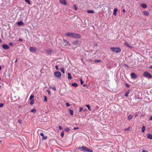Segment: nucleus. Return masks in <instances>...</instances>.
I'll list each match as a JSON object with an SVG mask.
<instances>
[{"label": "nucleus", "mask_w": 152, "mask_h": 152, "mask_svg": "<svg viewBox=\"0 0 152 152\" xmlns=\"http://www.w3.org/2000/svg\"><path fill=\"white\" fill-rule=\"evenodd\" d=\"M46 52L48 54H50L52 52V51L51 50H48L46 51Z\"/></svg>", "instance_id": "20"}, {"label": "nucleus", "mask_w": 152, "mask_h": 152, "mask_svg": "<svg viewBox=\"0 0 152 152\" xmlns=\"http://www.w3.org/2000/svg\"><path fill=\"white\" fill-rule=\"evenodd\" d=\"M149 68H152V66H151L149 67Z\"/></svg>", "instance_id": "60"}, {"label": "nucleus", "mask_w": 152, "mask_h": 152, "mask_svg": "<svg viewBox=\"0 0 152 152\" xmlns=\"http://www.w3.org/2000/svg\"><path fill=\"white\" fill-rule=\"evenodd\" d=\"M68 78L69 79H71L72 78V77L70 74L69 73H68Z\"/></svg>", "instance_id": "24"}, {"label": "nucleus", "mask_w": 152, "mask_h": 152, "mask_svg": "<svg viewBox=\"0 0 152 152\" xmlns=\"http://www.w3.org/2000/svg\"><path fill=\"white\" fill-rule=\"evenodd\" d=\"M131 77L134 79H136L137 77L135 74L133 72L131 73Z\"/></svg>", "instance_id": "10"}, {"label": "nucleus", "mask_w": 152, "mask_h": 152, "mask_svg": "<svg viewBox=\"0 0 152 152\" xmlns=\"http://www.w3.org/2000/svg\"><path fill=\"white\" fill-rule=\"evenodd\" d=\"M17 24L19 26H21L24 25V23L22 21L18 22Z\"/></svg>", "instance_id": "17"}, {"label": "nucleus", "mask_w": 152, "mask_h": 152, "mask_svg": "<svg viewBox=\"0 0 152 152\" xmlns=\"http://www.w3.org/2000/svg\"><path fill=\"white\" fill-rule=\"evenodd\" d=\"M117 11V8H115L113 10V15L114 16L116 15V12Z\"/></svg>", "instance_id": "19"}, {"label": "nucleus", "mask_w": 152, "mask_h": 152, "mask_svg": "<svg viewBox=\"0 0 152 152\" xmlns=\"http://www.w3.org/2000/svg\"><path fill=\"white\" fill-rule=\"evenodd\" d=\"M34 96L33 95H31L30 97V100H31L32 99L34 98Z\"/></svg>", "instance_id": "35"}, {"label": "nucleus", "mask_w": 152, "mask_h": 152, "mask_svg": "<svg viewBox=\"0 0 152 152\" xmlns=\"http://www.w3.org/2000/svg\"><path fill=\"white\" fill-rule=\"evenodd\" d=\"M143 13L146 16H148L149 14V12L147 11H144L143 12Z\"/></svg>", "instance_id": "13"}, {"label": "nucleus", "mask_w": 152, "mask_h": 152, "mask_svg": "<svg viewBox=\"0 0 152 152\" xmlns=\"http://www.w3.org/2000/svg\"><path fill=\"white\" fill-rule=\"evenodd\" d=\"M110 49L112 50L115 53H118L121 52V50L119 48H110Z\"/></svg>", "instance_id": "3"}, {"label": "nucleus", "mask_w": 152, "mask_h": 152, "mask_svg": "<svg viewBox=\"0 0 152 152\" xmlns=\"http://www.w3.org/2000/svg\"><path fill=\"white\" fill-rule=\"evenodd\" d=\"M64 131H62L61 134V136L62 137H63L64 136Z\"/></svg>", "instance_id": "36"}, {"label": "nucleus", "mask_w": 152, "mask_h": 152, "mask_svg": "<svg viewBox=\"0 0 152 152\" xmlns=\"http://www.w3.org/2000/svg\"><path fill=\"white\" fill-rule=\"evenodd\" d=\"M58 128L60 130H61L62 129V128L61 126H59Z\"/></svg>", "instance_id": "45"}, {"label": "nucleus", "mask_w": 152, "mask_h": 152, "mask_svg": "<svg viewBox=\"0 0 152 152\" xmlns=\"http://www.w3.org/2000/svg\"><path fill=\"white\" fill-rule=\"evenodd\" d=\"M60 2L63 4L66 5V2L65 0H63V1H60Z\"/></svg>", "instance_id": "18"}, {"label": "nucleus", "mask_w": 152, "mask_h": 152, "mask_svg": "<svg viewBox=\"0 0 152 152\" xmlns=\"http://www.w3.org/2000/svg\"><path fill=\"white\" fill-rule=\"evenodd\" d=\"M18 123L20 124L21 123V121L20 120H19L18 121Z\"/></svg>", "instance_id": "51"}, {"label": "nucleus", "mask_w": 152, "mask_h": 152, "mask_svg": "<svg viewBox=\"0 0 152 152\" xmlns=\"http://www.w3.org/2000/svg\"><path fill=\"white\" fill-rule=\"evenodd\" d=\"M51 88V86L49 88Z\"/></svg>", "instance_id": "62"}, {"label": "nucleus", "mask_w": 152, "mask_h": 152, "mask_svg": "<svg viewBox=\"0 0 152 152\" xmlns=\"http://www.w3.org/2000/svg\"><path fill=\"white\" fill-rule=\"evenodd\" d=\"M2 47L4 49H8L9 48V46L7 44H4L2 45Z\"/></svg>", "instance_id": "8"}, {"label": "nucleus", "mask_w": 152, "mask_h": 152, "mask_svg": "<svg viewBox=\"0 0 152 152\" xmlns=\"http://www.w3.org/2000/svg\"><path fill=\"white\" fill-rule=\"evenodd\" d=\"M75 9L77 10V9L76 8H75Z\"/></svg>", "instance_id": "63"}, {"label": "nucleus", "mask_w": 152, "mask_h": 152, "mask_svg": "<svg viewBox=\"0 0 152 152\" xmlns=\"http://www.w3.org/2000/svg\"><path fill=\"white\" fill-rule=\"evenodd\" d=\"M145 129V127L144 126H143L142 127V132H144Z\"/></svg>", "instance_id": "27"}, {"label": "nucleus", "mask_w": 152, "mask_h": 152, "mask_svg": "<svg viewBox=\"0 0 152 152\" xmlns=\"http://www.w3.org/2000/svg\"><path fill=\"white\" fill-rule=\"evenodd\" d=\"M40 135L42 137V140H45L47 138V136H45L44 135V134L42 133H40Z\"/></svg>", "instance_id": "9"}, {"label": "nucleus", "mask_w": 152, "mask_h": 152, "mask_svg": "<svg viewBox=\"0 0 152 152\" xmlns=\"http://www.w3.org/2000/svg\"><path fill=\"white\" fill-rule=\"evenodd\" d=\"M129 93V91H127L125 94V96L126 97H127Z\"/></svg>", "instance_id": "32"}, {"label": "nucleus", "mask_w": 152, "mask_h": 152, "mask_svg": "<svg viewBox=\"0 0 152 152\" xmlns=\"http://www.w3.org/2000/svg\"><path fill=\"white\" fill-rule=\"evenodd\" d=\"M87 12L89 13H94V12L93 10H88L87 11Z\"/></svg>", "instance_id": "22"}, {"label": "nucleus", "mask_w": 152, "mask_h": 152, "mask_svg": "<svg viewBox=\"0 0 152 152\" xmlns=\"http://www.w3.org/2000/svg\"><path fill=\"white\" fill-rule=\"evenodd\" d=\"M63 44L65 46H69L70 44L69 43L67 40L65 39L63 40Z\"/></svg>", "instance_id": "5"}, {"label": "nucleus", "mask_w": 152, "mask_h": 152, "mask_svg": "<svg viewBox=\"0 0 152 152\" xmlns=\"http://www.w3.org/2000/svg\"><path fill=\"white\" fill-rule=\"evenodd\" d=\"M3 105V104L2 103H0V107H2Z\"/></svg>", "instance_id": "41"}, {"label": "nucleus", "mask_w": 152, "mask_h": 152, "mask_svg": "<svg viewBox=\"0 0 152 152\" xmlns=\"http://www.w3.org/2000/svg\"><path fill=\"white\" fill-rule=\"evenodd\" d=\"M124 66H126L127 67H129L126 64H125Z\"/></svg>", "instance_id": "57"}, {"label": "nucleus", "mask_w": 152, "mask_h": 152, "mask_svg": "<svg viewBox=\"0 0 152 152\" xmlns=\"http://www.w3.org/2000/svg\"><path fill=\"white\" fill-rule=\"evenodd\" d=\"M43 96L44 98V102H47V96Z\"/></svg>", "instance_id": "30"}, {"label": "nucleus", "mask_w": 152, "mask_h": 152, "mask_svg": "<svg viewBox=\"0 0 152 152\" xmlns=\"http://www.w3.org/2000/svg\"><path fill=\"white\" fill-rule=\"evenodd\" d=\"M52 88V89L54 91H56V87H55V86H54V87H53Z\"/></svg>", "instance_id": "40"}, {"label": "nucleus", "mask_w": 152, "mask_h": 152, "mask_svg": "<svg viewBox=\"0 0 152 152\" xmlns=\"http://www.w3.org/2000/svg\"><path fill=\"white\" fill-rule=\"evenodd\" d=\"M23 41V40L21 39L20 38L19 39V41Z\"/></svg>", "instance_id": "50"}, {"label": "nucleus", "mask_w": 152, "mask_h": 152, "mask_svg": "<svg viewBox=\"0 0 152 152\" xmlns=\"http://www.w3.org/2000/svg\"><path fill=\"white\" fill-rule=\"evenodd\" d=\"M72 37L78 39L81 38V36L79 34L73 33Z\"/></svg>", "instance_id": "4"}, {"label": "nucleus", "mask_w": 152, "mask_h": 152, "mask_svg": "<svg viewBox=\"0 0 152 152\" xmlns=\"http://www.w3.org/2000/svg\"><path fill=\"white\" fill-rule=\"evenodd\" d=\"M133 116L132 115H130L128 117V119L129 120H130L132 118Z\"/></svg>", "instance_id": "21"}, {"label": "nucleus", "mask_w": 152, "mask_h": 152, "mask_svg": "<svg viewBox=\"0 0 152 152\" xmlns=\"http://www.w3.org/2000/svg\"><path fill=\"white\" fill-rule=\"evenodd\" d=\"M66 106L67 107H69L70 106V105L68 103H66Z\"/></svg>", "instance_id": "42"}, {"label": "nucleus", "mask_w": 152, "mask_h": 152, "mask_svg": "<svg viewBox=\"0 0 152 152\" xmlns=\"http://www.w3.org/2000/svg\"><path fill=\"white\" fill-rule=\"evenodd\" d=\"M83 108L82 107H80V110H79V112H81L82 111V110H83Z\"/></svg>", "instance_id": "43"}, {"label": "nucleus", "mask_w": 152, "mask_h": 152, "mask_svg": "<svg viewBox=\"0 0 152 152\" xmlns=\"http://www.w3.org/2000/svg\"><path fill=\"white\" fill-rule=\"evenodd\" d=\"M141 6L143 8H146L147 7V5L145 4L142 3L141 4Z\"/></svg>", "instance_id": "16"}, {"label": "nucleus", "mask_w": 152, "mask_h": 152, "mask_svg": "<svg viewBox=\"0 0 152 152\" xmlns=\"http://www.w3.org/2000/svg\"><path fill=\"white\" fill-rule=\"evenodd\" d=\"M54 76L58 78L60 77L61 76V73L58 71H56L54 73Z\"/></svg>", "instance_id": "6"}, {"label": "nucleus", "mask_w": 152, "mask_h": 152, "mask_svg": "<svg viewBox=\"0 0 152 152\" xmlns=\"http://www.w3.org/2000/svg\"><path fill=\"white\" fill-rule=\"evenodd\" d=\"M1 66L0 65V71L1 70Z\"/></svg>", "instance_id": "59"}, {"label": "nucleus", "mask_w": 152, "mask_h": 152, "mask_svg": "<svg viewBox=\"0 0 152 152\" xmlns=\"http://www.w3.org/2000/svg\"><path fill=\"white\" fill-rule=\"evenodd\" d=\"M143 76L145 77H148L149 78H152V75L147 72H145L143 73Z\"/></svg>", "instance_id": "2"}, {"label": "nucleus", "mask_w": 152, "mask_h": 152, "mask_svg": "<svg viewBox=\"0 0 152 152\" xmlns=\"http://www.w3.org/2000/svg\"><path fill=\"white\" fill-rule=\"evenodd\" d=\"M124 45L130 48H133V47L131 46H130L129 45L128 42H125L124 43Z\"/></svg>", "instance_id": "14"}, {"label": "nucleus", "mask_w": 152, "mask_h": 152, "mask_svg": "<svg viewBox=\"0 0 152 152\" xmlns=\"http://www.w3.org/2000/svg\"><path fill=\"white\" fill-rule=\"evenodd\" d=\"M1 88V86L0 85V89Z\"/></svg>", "instance_id": "64"}, {"label": "nucleus", "mask_w": 152, "mask_h": 152, "mask_svg": "<svg viewBox=\"0 0 152 152\" xmlns=\"http://www.w3.org/2000/svg\"><path fill=\"white\" fill-rule=\"evenodd\" d=\"M142 152H148L147 151H145V150H143L142 151Z\"/></svg>", "instance_id": "54"}, {"label": "nucleus", "mask_w": 152, "mask_h": 152, "mask_svg": "<svg viewBox=\"0 0 152 152\" xmlns=\"http://www.w3.org/2000/svg\"><path fill=\"white\" fill-rule=\"evenodd\" d=\"M26 2L30 4V2L29 0H24Z\"/></svg>", "instance_id": "37"}, {"label": "nucleus", "mask_w": 152, "mask_h": 152, "mask_svg": "<svg viewBox=\"0 0 152 152\" xmlns=\"http://www.w3.org/2000/svg\"><path fill=\"white\" fill-rule=\"evenodd\" d=\"M149 120L151 121H152V116H151L150 118H149Z\"/></svg>", "instance_id": "53"}, {"label": "nucleus", "mask_w": 152, "mask_h": 152, "mask_svg": "<svg viewBox=\"0 0 152 152\" xmlns=\"http://www.w3.org/2000/svg\"><path fill=\"white\" fill-rule=\"evenodd\" d=\"M17 61H18L17 59H16V60L15 61V62H17Z\"/></svg>", "instance_id": "58"}, {"label": "nucleus", "mask_w": 152, "mask_h": 152, "mask_svg": "<svg viewBox=\"0 0 152 152\" xmlns=\"http://www.w3.org/2000/svg\"><path fill=\"white\" fill-rule=\"evenodd\" d=\"M97 45H97V44H94V46H97Z\"/></svg>", "instance_id": "56"}, {"label": "nucleus", "mask_w": 152, "mask_h": 152, "mask_svg": "<svg viewBox=\"0 0 152 152\" xmlns=\"http://www.w3.org/2000/svg\"><path fill=\"white\" fill-rule=\"evenodd\" d=\"M122 12H126V11L124 9H123L122 10Z\"/></svg>", "instance_id": "55"}, {"label": "nucleus", "mask_w": 152, "mask_h": 152, "mask_svg": "<svg viewBox=\"0 0 152 152\" xmlns=\"http://www.w3.org/2000/svg\"><path fill=\"white\" fill-rule=\"evenodd\" d=\"M34 100L33 99L31 100V101L30 102V104L31 105L33 104L34 103Z\"/></svg>", "instance_id": "26"}, {"label": "nucleus", "mask_w": 152, "mask_h": 152, "mask_svg": "<svg viewBox=\"0 0 152 152\" xmlns=\"http://www.w3.org/2000/svg\"><path fill=\"white\" fill-rule=\"evenodd\" d=\"M36 111V110L35 109H33L31 110V112L33 113H34Z\"/></svg>", "instance_id": "34"}, {"label": "nucleus", "mask_w": 152, "mask_h": 152, "mask_svg": "<svg viewBox=\"0 0 152 152\" xmlns=\"http://www.w3.org/2000/svg\"><path fill=\"white\" fill-rule=\"evenodd\" d=\"M86 106L87 107L88 109L90 110H91V107H90V106H89V105H88V104H87L86 105Z\"/></svg>", "instance_id": "31"}, {"label": "nucleus", "mask_w": 152, "mask_h": 152, "mask_svg": "<svg viewBox=\"0 0 152 152\" xmlns=\"http://www.w3.org/2000/svg\"><path fill=\"white\" fill-rule=\"evenodd\" d=\"M80 84L81 85H83V81L81 79H80Z\"/></svg>", "instance_id": "38"}, {"label": "nucleus", "mask_w": 152, "mask_h": 152, "mask_svg": "<svg viewBox=\"0 0 152 152\" xmlns=\"http://www.w3.org/2000/svg\"><path fill=\"white\" fill-rule=\"evenodd\" d=\"M73 43L75 45H77L80 44V42L79 41H75L73 42Z\"/></svg>", "instance_id": "12"}, {"label": "nucleus", "mask_w": 152, "mask_h": 152, "mask_svg": "<svg viewBox=\"0 0 152 152\" xmlns=\"http://www.w3.org/2000/svg\"><path fill=\"white\" fill-rule=\"evenodd\" d=\"M130 129L129 127H128L125 129V130L126 131H129Z\"/></svg>", "instance_id": "46"}, {"label": "nucleus", "mask_w": 152, "mask_h": 152, "mask_svg": "<svg viewBox=\"0 0 152 152\" xmlns=\"http://www.w3.org/2000/svg\"><path fill=\"white\" fill-rule=\"evenodd\" d=\"M72 85L73 86L76 87L78 86V84L76 83H74L72 84Z\"/></svg>", "instance_id": "23"}, {"label": "nucleus", "mask_w": 152, "mask_h": 152, "mask_svg": "<svg viewBox=\"0 0 152 152\" xmlns=\"http://www.w3.org/2000/svg\"><path fill=\"white\" fill-rule=\"evenodd\" d=\"M147 137L149 139H152V135L151 134H148L147 135Z\"/></svg>", "instance_id": "15"}, {"label": "nucleus", "mask_w": 152, "mask_h": 152, "mask_svg": "<svg viewBox=\"0 0 152 152\" xmlns=\"http://www.w3.org/2000/svg\"><path fill=\"white\" fill-rule=\"evenodd\" d=\"M83 87H86V86H87L86 84H84L83 85Z\"/></svg>", "instance_id": "52"}, {"label": "nucleus", "mask_w": 152, "mask_h": 152, "mask_svg": "<svg viewBox=\"0 0 152 152\" xmlns=\"http://www.w3.org/2000/svg\"><path fill=\"white\" fill-rule=\"evenodd\" d=\"M69 113L71 115H73V110H72L69 109Z\"/></svg>", "instance_id": "25"}, {"label": "nucleus", "mask_w": 152, "mask_h": 152, "mask_svg": "<svg viewBox=\"0 0 152 152\" xmlns=\"http://www.w3.org/2000/svg\"><path fill=\"white\" fill-rule=\"evenodd\" d=\"M9 45L11 46H12L13 45V44L12 42H10L9 44Z\"/></svg>", "instance_id": "48"}, {"label": "nucleus", "mask_w": 152, "mask_h": 152, "mask_svg": "<svg viewBox=\"0 0 152 152\" xmlns=\"http://www.w3.org/2000/svg\"><path fill=\"white\" fill-rule=\"evenodd\" d=\"M60 70L63 73H64V72H65L64 70V69L63 68H61L60 69Z\"/></svg>", "instance_id": "33"}, {"label": "nucleus", "mask_w": 152, "mask_h": 152, "mask_svg": "<svg viewBox=\"0 0 152 152\" xmlns=\"http://www.w3.org/2000/svg\"><path fill=\"white\" fill-rule=\"evenodd\" d=\"M55 68L57 70H58V65H56L55 66Z\"/></svg>", "instance_id": "47"}, {"label": "nucleus", "mask_w": 152, "mask_h": 152, "mask_svg": "<svg viewBox=\"0 0 152 152\" xmlns=\"http://www.w3.org/2000/svg\"><path fill=\"white\" fill-rule=\"evenodd\" d=\"M2 140H0V143L2 142Z\"/></svg>", "instance_id": "61"}, {"label": "nucleus", "mask_w": 152, "mask_h": 152, "mask_svg": "<svg viewBox=\"0 0 152 152\" xmlns=\"http://www.w3.org/2000/svg\"><path fill=\"white\" fill-rule=\"evenodd\" d=\"M65 130L66 132H68L70 130L69 129L68 127H66L65 129Z\"/></svg>", "instance_id": "28"}, {"label": "nucleus", "mask_w": 152, "mask_h": 152, "mask_svg": "<svg viewBox=\"0 0 152 152\" xmlns=\"http://www.w3.org/2000/svg\"><path fill=\"white\" fill-rule=\"evenodd\" d=\"M79 129V128L78 127H74L73 129L74 130H75V129Z\"/></svg>", "instance_id": "49"}, {"label": "nucleus", "mask_w": 152, "mask_h": 152, "mask_svg": "<svg viewBox=\"0 0 152 152\" xmlns=\"http://www.w3.org/2000/svg\"><path fill=\"white\" fill-rule=\"evenodd\" d=\"M47 92L48 93V94H50V91L49 90H47Z\"/></svg>", "instance_id": "44"}, {"label": "nucleus", "mask_w": 152, "mask_h": 152, "mask_svg": "<svg viewBox=\"0 0 152 152\" xmlns=\"http://www.w3.org/2000/svg\"><path fill=\"white\" fill-rule=\"evenodd\" d=\"M29 50L33 53H35L36 51V48L33 47H30L29 48Z\"/></svg>", "instance_id": "7"}, {"label": "nucleus", "mask_w": 152, "mask_h": 152, "mask_svg": "<svg viewBox=\"0 0 152 152\" xmlns=\"http://www.w3.org/2000/svg\"><path fill=\"white\" fill-rule=\"evenodd\" d=\"M125 86L127 88H129V85L127 83H126L125 84Z\"/></svg>", "instance_id": "39"}, {"label": "nucleus", "mask_w": 152, "mask_h": 152, "mask_svg": "<svg viewBox=\"0 0 152 152\" xmlns=\"http://www.w3.org/2000/svg\"><path fill=\"white\" fill-rule=\"evenodd\" d=\"M73 33H66L65 34V35L66 36L68 37H72V34Z\"/></svg>", "instance_id": "11"}, {"label": "nucleus", "mask_w": 152, "mask_h": 152, "mask_svg": "<svg viewBox=\"0 0 152 152\" xmlns=\"http://www.w3.org/2000/svg\"><path fill=\"white\" fill-rule=\"evenodd\" d=\"M78 149L80 150L81 151L87 152H93L92 150L84 146H82L81 147H79L78 148Z\"/></svg>", "instance_id": "1"}, {"label": "nucleus", "mask_w": 152, "mask_h": 152, "mask_svg": "<svg viewBox=\"0 0 152 152\" xmlns=\"http://www.w3.org/2000/svg\"><path fill=\"white\" fill-rule=\"evenodd\" d=\"M101 61H102L101 60H96L94 61L95 62H100Z\"/></svg>", "instance_id": "29"}]
</instances>
